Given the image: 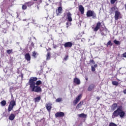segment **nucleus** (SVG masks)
<instances>
[{
  "label": "nucleus",
  "mask_w": 126,
  "mask_h": 126,
  "mask_svg": "<svg viewBox=\"0 0 126 126\" xmlns=\"http://www.w3.org/2000/svg\"><path fill=\"white\" fill-rule=\"evenodd\" d=\"M67 18L66 19L69 21V22H71L72 21V14L69 12L66 13Z\"/></svg>",
  "instance_id": "9"
},
{
  "label": "nucleus",
  "mask_w": 126,
  "mask_h": 126,
  "mask_svg": "<svg viewBox=\"0 0 126 126\" xmlns=\"http://www.w3.org/2000/svg\"><path fill=\"white\" fill-rule=\"evenodd\" d=\"M117 1V0H110L111 4H115V3Z\"/></svg>",
  "instance_id": "36"
},
{
  "label": "nucleus",
  "mask_w": 126,
  "mask_h": 126,
  "mask_svg": "<svg viewBox=\"0 0 126 126\" xmlns=\"http://www.w3.org/2000/svg\"><path fill=\"white\" fill-rule=\"evenodd\" d=\"M22 78L23 77V74L21 75Z\"/></svg>",
  "instance_id": "49"
},
{
  "label": "nucleus",
  "mask_w": 126,
  "mask_h": 126,
  "mask_svg": "<svg viewBox=\"0 0 126 126\" xmlns=\"http://www.w3.org/2000/svg\"><path fill=\"white\" fill-rule=\"evenodd\" d=\"M73 44L72 43V42H67L63 44V46L64 47V48H71V47H72Z\"/></svg>",
  "instance_id": "11"
},
{
  "label": "nucleus",
  "mask_w": 126,
  "mask_h": 126,
  "mask_svg": "<svg viewBox=\"0 0 126 126\" xmlns=\"http://www.w3.org/2000/svg\"><path fill=\"white\" fill-rule=\"evenodd\" d=\"M82 98V94H79L76 98V99L73 101V103L74 105L75 106L78 103Z\"/></svg>",
  "instance_id": "6"
},
{
  "label": "nucleus",
  "mask_w": 126,
  "mask_h": 126,
  "mask_svg": "<svg viewBox=\"0 0 126 126\" xmlns=\"http://www.w3.org/2000/svg\"><path fill=\"white\" fill-rule=\"evenodd\" d=\"M22 9H23L24 10H25V9H27V5L26 4V3H25V4L22 5Z\"/></svg>",
  "instance_id": "29"
},
{
  "label": "nucleus",
  "mask_w": 126,
  "mask_h": 126,
  "mask_svg": "<svg viewBox=\"0 0 126 126\" xmlns=\"http://www.w3.org/2000/svg\"><path fill=\"white\" fill-rule=\"evenodd\" d=\"M27 4V6L29 7L31 6V5H33L34 4V2L33 1H29L25 3Z\"/></svg>",
  "instance_id": "23"
},
{
  "label": "nucleus",
  "mask_w": 126,
  "mask_h": 126,
  "mask_svg": "<svg viewBox=\"0 0 126 126\" xmlns=\"http://www.w3.org/2000/svg\"><path fill=\"white\" fill-rule=\"evenodd\" d=\"M73 83L76 85H79L81 83L80 79H78V78H74L73 79Z\"/></svg>",
  "instance_id": "16"
},
{
  "label": "nucleus",
  "mask_w": 126,
  "mask_h": 126,
  "mask_svg": "<svg viewBox=\"0 0 126 126\" xmlns=\"http://www.w3.org/2000/svg\"><path fill=\"white\" fill-rule=\"evenodd\" d=\"M6 53L7 54H8V55H10V54H12V53H13V50L12 49L7 50Z\"/></svg>",
  "instance_id": "27"
},
{
  "label": "nucleus",
  "mask_w": 126,
  "mask_h": 126,
  "mask_svg": "<svg viewBox=\"0 0 126 126\" xmlns=\"http://www.w3.org/2000/svg\"><path fill=\"white\" fill-rule=\"evenodd\" d=\"M100 27H101V22H98L96 23V26L95 28H93V31L94 32H97L99 29H100Z\"/></svg>",
  "instance_id": "8"
},
{
  "label": "nucleus",
  "mask_w": 126,
  "mask_h": 126,
  "mask_svg": "<svg viewBox=\"0 0 126 126\" xmlns=\"http://www.w3.org/2000/svg\"><path fill=\"white\" fill-rule=\"evenodd\" d=\"M68 60V55H66L65 57H64V59H63V60L64 61H66V60Z\"/></svg>",
  "instance_id": "37"
},
{
  "label": "nucleus",
  "mask_w": 126,
  "mask_h": 126,
  "mask_svg": "<svg viewBox=\"0 0 126 126\" xmlns=\"http://www.w3.org/2000/svg\"><path fill=\"white\" fill-rule=\"evenodd\" d=\"M123 56L124 58H126V52L123 54Z\"/></svg>",
  "instance_id": "40"
},
{
  "label": "nucleus",
  "mask_w": 126,
  "mask_h": 126,
  "mask_svg": "<svg viewBox=\"0 0 126 126\" xmlns=\"http://www.w3.org/2000/svg\"><path fill=\"white\" fill-rule=\"evenodd\" d=\"M95 87H96V86H95L94 84H90L88 88V91H92L93 90H94V89H95Z\"/></svg>",
  "instance_id": "12"
},
{
  "label": "nucleus",
  "mask_w": 126,
  "mask_h": 126,
  "mask_svg": "<svg viewBox=\"0 0 126 126\" xmlns=\"http://www.w3.org/2000/svg\"><path fill=\"white\" fill-rule=\"evenodd\" d=\"M83 105V101H80V102L76 106V109H80V108H81V107H82V105Z\"/></svg>",
  "instance_id": "22"
},
{
  "label": "nucleus",
  "mask_w": 126,
  "mask_h": 126,
  "mask_svg": "<svg viewBox=\"0 0 126 126\" xmlns=\"http://www.w3.org/2000/svg\"><path fill=\"white\" fill-rule=\"evenodd\" d=\"M112 84L113 85H115V86H118V85H119V82H118L116 81H112Z\"/></svg>",
  "instance_id": "31"
},
{
  "label": "nucleus",
  "mask_w": 126,
  "mask_h": 126,
  "mask_svg": "<svg viewBox=\"0 0 126 126\" xmlns=\"http://www.w3.org/2000/svg\"><path fill=\"white\" fill-rule=\"evenodd\" d=\"M51 50H52L51 48H48V49H47V51H51Z\"/></svg>",
  "instance_id": "45"
},
{
  "label": "nucleus",
  "mask_w": 126,
  "mask_h": 126,
  "mask_svg": "<svg viewBox=\"0 0 126 126\" xmlns=\"http://www.w3.org/2000/svg\"><path fill=\"white\" fill-rule=\"evenodd\" d=\"M114 18L116 21L121 19V18H122V14L121 13V12L119 10L116 11L115 12Z\"/></svg>",
  "instance_id": "5"
},
{
  "label": "nucleus",
  "mask_w": 126,
  "mask_h": 126,
  "mask_svg": "<svg viewBox=\"0 0 126 126\" xmlns=\"http://www.w3.org/2000/svg\"><path fill=\"white\" fill-rule=\"evenodd\" d=\"M41 100V96H37L34 98V101L35 103H38Z\"/></svg>",
  "instance_id": "20"
},
{
  "label": "nucleus",
  "mask_w": 126,
  "mask_h": 126,
  "mask_svg": "<svg viewBox=\"0 0 126 126\" xmlns=\"http://www.w3.org/2000/svg\"><path fill=\"white\" fill-rule=\"evenodd\" d=\"M19 112H20V110L19 109L15 111V114L14 115H15V117H16V115H18V114H19Z\"/></svg>",
  "instance_id": "34"
},
{
  "label": "nucleus",
  "mask_w": 126,
  "mask_h": 126,
  "mask_svg": "<svg viewBox=\"0 0 126 126\" xmlns=\"http://www.w3.org/2000/svg\"><path fill=\"white\" fill-rule=\"evenodd\" d=\"M79 11L81 12V14H84L85 9L82 5H80L78 6Z\"/></svg>",
  "instance_id": "14"
},
{
  "label": "nucleus",
  "mask_w": 126,
  "mask_h": 126,
  "mask_svg": "<svg viewBox=\"0 0 126 126\" xmlns=\"http://www.w3.org/2000/svg\"><path fill=\"white\" fill-rule=\"evenodd\" d=\"M46 108L47 111L50 113L51 112V110H52V103H48L46 104Z\"/></svg>",
  "instance_id": "15"
},
{
  "label": "nucleus",
  "mask_w": 126,
  "mask_h": 126,
  "mask_svg": "<svg viewBox=\"0 0 126 126\" xmlns=\"http://www.w3.org/2000/svg\"><path fill=\"white\" fill-rule=\"evenodd\" d=\"M97 64H95L94 65V66H91V69H92V71H93V72H94V71H95V70H96V69H95V67H97Z\"/></svg>",
  "instance_id": "24"
},
{
  "label": "nucleus",
  "mask_w": 126,
  "mask_h": 126,
  "mask_svg": "<svg viewBox=\"0 0 126 126\" xmlns=\"http://www.w3.org/2000/svg\"><path fill=\"white\" fill-rule=\"evenodd\" d=\"M118 10H119V9L118 8V7L117 6H114V7H112L111 8H110V10H109V13L110 15H112L113 14H114V12H116V11H118Z\"/></svg>",
  "instance_id": "7"
},
{
  "label": "nucleus",
  "mask_w": 126,
  "mask_h": 126,
  "mask_svg": "<svg viewBox=\"0 0 126 126\" xmlns=\"http://www.w3.org/2000/svg\"><path fill=\"white\" fill-rule=\"evenodd\" d=\"M15 106H16V101L13 99L10 102L9 105L8 107L7 111L8 113H10L13 110V108H14Z\"/></svg>",
  "instance_id": "3"
},
{
  "label": "nucleus",
  "mask_w": 126,
  "mask_h": 126,
  "mask_svg": "<svg viewBox=\"0 0 126 126\" xmlns=\"http://www.w3.org/2000/svg\"><path fill=\"white\" fill-rule=\"evenodd\" d=\"M90 63H93L94 64H95V61H94L93 60H90Z\"/></svg>",
  "instance_id": "38"
},
{
  "label": "nucleus",
  "mask_w": 126,
  "mask_h": 126,
  "mask_svg": "<svg viewBox=\"0 0 126 126\" xmlns=\"http://www.w3.org/2000/svg\"><path fill=\"white\" fill-rule=\"evenodd\" d=\"M25 59L28 62L31 61V56H30V54L26 53L25 55Z\"/></svg>",
  "instance_id": "17"
},
{
  "label": "nucleus",
  "mask_w": 126,
  "mask_h": 126,
  "mask_svg": "<svg viewBox=\"0 0 126 126\" xmlns=\"http://www.w3.org/2000/svg\"><path fill=\"white\" fill-rule=\"evenodd\" d=\"M0 104L1 106H5V105H6V101L2 100V101H1Z\"/></svg>",
  "instance_id": "28"
},
{
  "label": "nucleus",
  "mask_w": 126,
  "mask_h": 126,
  "mask_svg": "<svg viewBox=\"0 0 126 126\" xmlns=\"http://www.w3.org/2000/svg\"><path fill=\"white\" fill-rule=\"evenodd\" d=\"M11 99H12L13 100H14V97H13V94H11Z\"/></svg>",
  "instance_id": "42"
},
{
  "label": "nucleus",
  "mask_w": 126,
  "mask_h": 126,
  "mask_svg": "<svg viewBox=\"0 0 126 126\" xmlns=\"http://www.w3.org/2000/svg\"><path fill=\"white\" fill-rule=\"evenodd\" d=\"M68 24H69V23L68 22H67L66 23V25H67V28L68 27Z\"/></svg>",
  "instance_id": "47"
},
{
  "label": "nucleus",
  "mask_w": 126,
  "mask_h": 126,
  "mask_svg": "<svg viewBox=\"0 0 126 126\" xmlns=\"http://www.w3.org/2000/svg\"><path fill=\"white\" fill-rule=\"evenodd\" d=\"M78 117L79 118H87V115L84 114V113H81V114H78Z\"/></svg>",
  "instance_id": "21"
},
{
  "label": "nucleus",
  "mask_w": 126,
  "mask_h": 126,
  "mask_svg": "<svg viewBox=\"0 0 126 126\" xmlns=\"http://www.w3.org/2000/svg\"><path fill=\"white\" fill-rule=\"evenodd\" d=\"M123 93L124 94H126V89H125V90L123 91Z\"/></svg>",
  "instance_id": "43"
},
{
  "label": "nucleus",
  "mask_w": 126,
  "mask_h": 126,
  "mask_svg": "<svg viewBox=\"0 0 126 126\" xmlns=\"http://www.w3.org/2000/svg\"><path fill=\"white\" fill-rule=\"evenodd\" d=\"M51 54L50 53H48L46 56V59L47 60H50V57Z\"/></svg>",
  "instance_id": "35"
},
{
  "label": "nucleus",
  "mask_w": 126,
  "mask_h": 126,
  "mask_svg": "<svg viewBox=\"0 0 126 126\" xmlns=\"http://www.w3.org/2000/svg\"><path fill=\"white\" fill-rule=\"evenodd\" d=\"M111 109L112 111H114L112 113V119L118 118L119 116L123 118L126 116V113L123 110V107L122 106L118 107V103H113L111 106Z\"/></svg>",
  "instance_id": "2"
},
{
  "label": "nucleus",
  "mask_w": 126,
  "mask_h": 126,
  "mask_svg": "<svg viewBox=\"0 0 126 126\" xmlns=\"http://www.w3.org/2000/svg\"><path fill=\"white\" fill-rule=\"evenodd\" d=\"M53 48L54 49H57V48H58V46L57 45H54Z\"/></svg>",
  "instance_id": "41"
},
{
  "label": "nucleus",
  "mask_w": 126,
  "mask_h": 126,
  "mask_svg": "<svg viewBox=\"0 0 126 126\" xmlns=\"http://www.w3.org/2000/svg\"><path fill=\"white\" fill-rule=\"evenodd\" d=\"M117 124L111 122L109 124V126H117Z\"/></svg>",
  "instance_id": "33"
},
{
  "label": "nucleus",
  "mask_w": 126,
  "mask_h": 126,
  "mask_svg": "<svg viewBox=\"0 0 126 126\" xmlns=\"http://www.w3.org/2000/svg\"><path fill=\"white\" fill-rule=\"evenodd\" d=\"M15 115L13 113L11 114L8 118V119L10 121H13V120H14V119H15Z\"/></svg>",
  "instance_id": "18"
},
{
  "label": "nucleus",
  "mask_w": 126,
  "mask_h": 126,
  "mask_svg": "<svg viewBox=\"0 0 126 126\" xmlns=\"http://www.w3.org/2000/svg\"><path fill=\"white\" fill-rule=\"evenodd\" d=\"M62 100H63V98L60 97V98H57L56 100V102H57V103L59 102H62Z\"/></svg>",
  "instance_id": "32"
},
{
  "label": "nucleus",
  "mask_w": 126,
  "mask_h": 126,
  "mask_svg": "<svg viewBox=\"0 0 126 126\" xmlns=\"http://www.w3.org/2000/svg\"><path fill=\"white\" fill-rule=\"evenodd\" d=\"M56 118H62L63 117H64V113L63 112H57L55 114Z\"/></svg>",
  "instance_id": "10"
},
{
  "label": "nucleus",
  "mask_w": 126,
  "mask_h": 126,
  "mask_svg": "<svg viewBox=\"0 0 126 126\" xmlns=\"http://www.w3.org/2000/svg\"><path fill=\"white\" fill-rule=\"evenodd\" d=\"M86 80L87 81H88V78H86Z\"/></svg>",
  "instance_id": "48"
},
{
  "label": "nucleus",
  "mask_w": 126,
  "mask_h": 126,
  "mask_svg": "<svg viewBox=\"0 0 126 126\" xmlns=\"http://www.w3.org/2000/svg\"><path fill=\"white\" fill-rule=\"evenodd\" d=\"M96 99H97L98 100H100V97L97 96V97H96Z\"/></svg>",
  "instance_id": "46"
},
{
  "label": "nucleus",
  "mask_w": 126,
  "mask_h": 126,
  "mask_svg": "<svg viewBox=\"0 0 126 126\" xmlns=\"http://www.w3.org/2000/svg\"><path fill=\"white\" fill-rule=\"evenodd\" d=\"M63 13V8L62 7H59L58 8V10H56V14L57 16L61 15Z\"/></svg>",
  "instance_id": "13"
},
{
  "label": "nucleus",
  "mask_w": 126,
  "mask_h": 126,
  "mask_svg": "<svg viewBox=\"0 0 126 126\" xmlns=\"http://www.w3.org/2000/svg\"><path fill=\"white\" fill-rule=\"evenodd\" d=\"M1 23H3V22H2V20L0 19V24H1Z\"/></svg>",
  "instance_id": "44"
},
{
  "label": "nucleus",
  "mask_w": 126,
  "mask_h": 126,
  "mask_svg": "<svg viewBox=\"0 0 126 126\" xmlns=\"http://www.w3.org/2000/svg\"><path fill=\"white\" fill-rule=\"evenodd\" d=\"M36 77H31L29 80L28 84L30 86V89L32 92L41 93L42 88L40 86L42 84L41 80H38Z\"/></svg>",
  "instance_id": "1"
},
{
  "label": "nucleus",
  "mask_w": 126,
  "mask_h": 126,
  "mask_svg": "<svg viewBox=\"0 0 126 126\" xmlns=\"http://www.w3.org/2000/svg\"><path fill=\"white\" fill-rule=\"evenodd\" d=\"M101 34L102 36H106L107 34L105 33L104 32H101Z\"/></svg>",
  "instance_id": "39"
},
{
  "label": "nucleus",
  "mask_w": 126,
  "mask_h": 126,
  "mask_svg": "<svg viewBox=\"0 0 126 126\" xmlns=\"http://www.w3.org/2000/svg\"><path fill=\"white\" fill-rule=\"evenodd\" d=\"M87 17H92L93 19L97 18L96 13L92 10H88L86 13Z\"/></svg>",
  "instance_id": "4"
},
{
  "label": "nucleus",
  "mask_w": 126,
  "mask_h": 126,
  "mask_svg": "<svg viewBox=\"0 0 126 126\" xmlns=\"http://www.w3.org/2000/svg\"><path fill=\"white\" fill-rule=\"evenodd\" d=\"M32 57H33V58H34V59L37 58V57H38V56H39V54H38V53L36 51H33L32 52Z\"/></svg>",
  "instance_id": "19"
},
{
  "label": "nucleus",
  "mask_w": 126,
  "mask_h": 126,
  "mask_svg": "<svg viewBox=\"0 0 126 126\" xmlns=\"http://www.w3.org/2000/svg\"><path fill=\"white\" fill-rule=\"evenodd\" d=\"M106 46L107 47H109V46H113V43H112V41L111 40L108 41V42L106 44Z\"/></svg>",
  "instance_id": "26"
},
{
  "label": "nucleus",
  "mask_w": 126,
  "mask_h": 126,
  "mask_svg": "<svg viewBox=\"0 0 126 126\" xmlns=\"http://www.w3.org/2000/svg\"><path fill=\"white\" fill-rule=\"evenodd\" d=\"M34 48V43L33 42H31V45L29 46V49L30 51H32V49Z\"/></svg>",
  "instance_id": "25"
},
{
  "label": "nucleus",
  "mask_w": 126,
  "mask_h": 126,
  "mask_svg": "<svg viewBox=\"0 0 126 126\" xmlns=\"http://www.w3.org/2000/svg\"><path fill=\"white\" fill-rule=\"evenodd\" d=\"M113 42H114V44H115V45H121V43L119 41H118L116 39L114 40L113 41Z\"/></svg>",
  "instance_id": "30"
}]
</instances>
